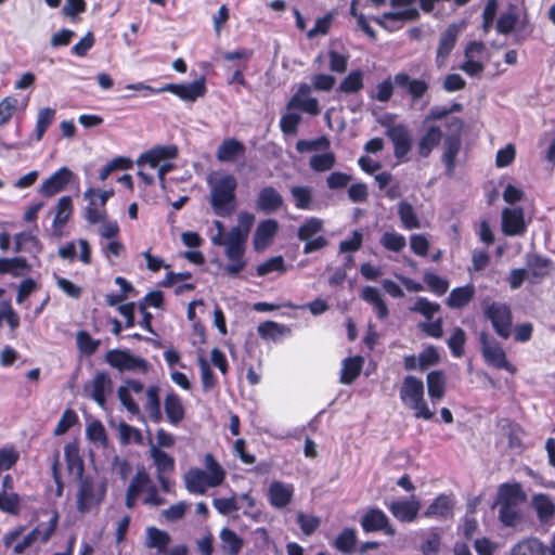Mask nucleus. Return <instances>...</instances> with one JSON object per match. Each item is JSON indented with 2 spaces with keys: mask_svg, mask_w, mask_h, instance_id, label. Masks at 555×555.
I'll return each instance as SVG.
<instances>
[{
  "mask_svg": "<svg viewBox=\"0 0 555 555\" xmlns=\"http://www.w3.org/2000/svg\"><path fill=\"white\" fill-rule=\"evenodd\" d=\"M209 186V203L214 214L221 218L233 215L237 207V180L231 173L210 176L207 179Z\"/></svg>",
  "mask_w": 555,
  "mask_h": 555,
  "instance_id": "f257e3e1",
  "label": "nucleus"
},
{
  "mask_svg": "<svg viewBox=\"0 0 555 555\" xmlns=\"http://www.w3.org/2000/svg\"><path fill=\"white\" fill-rule=\"evenodd\" d=\"M203 463L205 469L190 468L184 475L185 488L192 494H204L208 488L220 486L225 478V470L212 454L207 453Z\"/></svg>",
  "mask_w": 555,
  "mask_h": 555,
  "instance_id": "f03ea898",
  "label": "nucleus"
},
{
  "mask_svg": "<svg viewBox=\"0 0 555 555\" xmlns=\"http://www.w3.org/2000/svg\"><path fill=\"white\" fill-rule=\"evenodd\" d=\"M399 397L403 405L413 411L417 420L429 421L435 415L424 398V383L421 378L408 375L403 378L399 389Z\"/></svg>",
  "mask_w": 555,
  "mask_h": 555,
  "instance_id": "7ed1b4c3",
  "label": "nucleus"
},
{
  "mask_svg": "<svg viewBox=\"0 0 555 555\" xmlns=\"http://www.w3.org/2000/svg\"><path fill=\"white\" fill-rule=\"evenodd\" d=\"M526 500V494L519 483H504L498 491L499 519L506 527H514L520 520L519 504Z\"/></svg>",
  "mask_w": 555,
  "mask_h": 555,
  "instance_id": "20e7f679",
  "label": "nucleus"
},
{
  "mask_svg": "<svg viewBox=\"0 0 555 555\" xmlns=\"http://www.w3.org/2000/svg\"><path fill=\"white\" fill-rule=\"evenodd\" d=\"M106 481L92 476H85L78 481L76 494V508L81 514H87L98 508L106 496Z\"/></svg>",
  "mask_w": 555,
  "mask_h": 555,
  "instance_id": "39448f33",
  "label": "nucleus"
},
{
  "mask_svg": "<svg viewBox=\"0 0 555 555\" xmlns=\"http://www.w3.org/2000/svg\"><path fill=\"white\" fill-rule=\"evenodd\" d=\"M324 222L318 217H309L297 230V237L305 242L304 254L308 255L327 246V238L321 234Z\"/></svg>",
  "mask_w": 555,
  "mask_h": 555,
  "instance_id": "423d86ee",
  "label": "nucleus"
},
{
  "mask_svg": "<svg viewBox=\"0 0 555 555\" xmlns=\"http://www.w3.org/2000/svg\"><path fill=\"white\" fill-rule=\"evenodd\" d=\"M482 312L501 338L507 339L511 336L513 314L507 304L499 301L485 302L482 305Z\"/></svg>",
  "mask_w": 555,
  "mask_h": 555,
  "instance_id": "0eeeda50",
  "label": "nucleus"
},
{
  "mask_svg": "<svg viewBox=\"0 0 555 555\" xmlns=\"http://www.w3.org/2000/svg\"><path fill=\"white\" fill-rule=\"evenodd\" d=\"M481 354L485 362L496 370H505L511 374L516 372V367L506 357V352L502 345L487 333L482 332L479 336Z\"/></svg>",
  "mask_w": 555,
  "mask_h": 555,
  "instance_id": "6e6552de",
  "label": "nucleus"
},
{
  "mask_svg": "<svg viewBox=\"0 0 555 555\" xmlns=\"http://www.w3.org/2000/svg\"><path fill=\"white\" fill-rule=\"evenodd\" d=\"M105 362L119 372H132L144 374L149 370V362L134 356L128 349H112L105 353Z\"/></svg>",
  "mask_w": 555,
  "mask_h": 555,
  "instance_id": "1a4fd4ad",
  "label": "nucleus"
},
{
  "mask_svg": "<svg viewBox=\"0 0 555 555\" xmlns=\"http://www.w3.org/2000/svg\"><path fill=\"white\" fill-rule=\"evenodd\" d=\"M385 133L393 145L395 157L401 163L408 162L413 144L410 129L403 124H392L386 126Z\"/></svg>",
  "mask_w": 555,
  "mask_h": 555,
  "instance_id": "9d476101",
  "label": "nucleus"
},
{
  "mask_svg": "<svg viewBox=\"0 0 555 555\" xmlns=\"http://www.w3.org/2000/svg\"><path fill=\"white\" fill-rule=\"evenodd\" d=\"M158 91L170 92L184 102L193 103L206 94L207 88L205 79L198 78L184 83H167L158 88Z\"/></svg>",
  "mask_w": 555,
  "mask_h": 555,
  "instance_id": "9b49d317",
  "label": "nucleus"
},
{
  "mask_svg": "<svg viewBox=\"0 0 555 555\" xmlns=\"http://www.w3.org/2000/svg\"><path fill=\"white\" fill-rule=\"evenodd\" d=\"M312 86L300 83L286 104L287 111H300L311 116L320 114V105L317 98L310 95Z\"/></svg>",
  "mask_w": 555,
  "mask_h": 555,
  "instance_id": "f8f14e48",
  "label": "nucleus"
},
{
  "mask_svg": "<svg viewBox=\"0 0 555 555\" xmlns=\"http://www.w3.org/2000/svg\"><path fill=\"white\" fill-rule=\"evenodd\" d=\"M360 525L366 533L382 531L389 537L396 534V529L390 524L388 516L377 507L369 508L361 517Z\"/></svg>",
  "mask_w": 555,
  "mask_h": 555,
  "instance_id": "ddd939ff",
  "label": "nucleus"
},
{
  "mask_svg": "<svg viewBox=\"0 0 555 555\" xmlns=\"http://www.w3.org/2000/svg\"><path fill=\"white\" fill-rule=\"evenodd\" d=\"M526 231L527 223L521 207H506L502 210V232L505 235H522Z\"/></svg>",
  "mask_w": 555,
  "mask_h": 555,
  "instance_id": "4468645a",
  "label": "nucleus"
},
{
  "mask_svg": "<svg viewBox=\"0 0 555 555\" xmlns=\"http://www.w3.org/2000/svg\"><path fill=\"white\" fill-rule=\"evenodd\" d=\"M294 493L295 487L293 483L273 480L268 487L267 496L273 508L282 509L292 503Z\"/></svg>",
  "mask_w": 555,
  "mask_h": 555,
  "instance_id": "2eb2a0df",
  "label": "nucleus"
},
{
  "mask_svg": "<svg viewBox=\"0 0 555 555\" xmlns=\"http://www.w3.org/2000/svg\"><path fill=\"white\" fill-rule=\"evenodd\" d=\"M73 177L74 172L72 170L67 167H61L41 183L39 193L44 197H52L65 190Z\"/></svg>",
  "mask_w": 555,
  "mask_h": 555,
  "instance_id": "dca6fc26",
  "label": "nucleus"
},
{
  "mask_svg": "<svg viewBox=\"0 0 555 555\" xmlns=\"http://www.w3.org/2000/svg\"><path fill=\"white\" fill-rule=\"evenodd\" d=\"M511 555H555V535L548 545L537 538L524 539L512 547Z\"/></svg>",
  "mask_w": 555,
  "mask_h": 555,
  "instance_id": "f3484780",
  "label": "nucleus"
},
{
  "mask_svg": "<svg viewBox=\"0 0 555 555\" xmlns=\"http://www.w3.org/2000/svg\"><path fill=\"white\" fill-rule=\"evenodd\" d=\"M392 516L401 522H413L418 515L421 503L415 498L392 501L388 506Z\"/></svg>",
  "mask_w": 555,
  "mask_h": 555,
  "instance_id": "a211bd4d",
  "label": "nucleus"
},
{
  "mask_svg": "<svg viewBox=\"0 0 555 555\" xmlns=\"http://www.w3.org/2000/svg\"><path fill=\"white\" fill-rule=\"evenodd\" d=\"M284 205V198L273 186L262 188L256 198V208L264 214H273Z\"/></svg>",
  "mask_w": 555,
  "mask_h": 555,
  "instance_id": "6ab92c4d",
  "label": "nucleus"
},
{
  "mask_svg": "<svg viewBox=\"0 0 555 555\" xmlns=\"http://www.w3.org/2000/svg\"><path fill=\"white\" fill-rule=\"evenodd\" d=\"M279 230V223L274 219H266L258 223L253 237V245L256 251L266 249Z\"/></svg>",
  "mask_w": 555,
  "mask_h": 555,
  "instance_id": "aec40b11",
  "label": "nucleus"
},
{
  "mask_svg": "<svg viewBox=\"0 0 555 555\" xmlns=\"http://www.w3.org/2000/svg\"><path fill=\"white\" fill-rule=\"evenodd\" d=\"M73 199L70 196H62L55 206V216L52 222L53 235L57 238L63 236V229L73 215Z\"/></svg>",
  "mask_w": 555,
  "mask_h": 555,
  "instance_id": "412c9836",
  "label": "nucleus"
},
{
  "mask_svg": "<svg viewBox=\"0 0 555 555\" xmlns=\"http://www.w3.org/2000/svg\"><path fill=\"white\" fill-rule=\"evenodd\" d=\"M460 30V26L452 23L441 34L437 49V64L439 67L442 66L443 62L448 59L455 47Z\"/></svg>",
  "mask_w": 555,
  "mask_h": 555,
  "instance_id": "4be33fe9",
  "label": "nucleus"
},
{
  "mask_svg": "<svg viewBox=\"0 0 555 555\" xmlns=\"http://www.w3.org/2000/svg\"><path fill=\"white\" fill-rule=\"evenodd\" d=\"M238 242H228V248H225L224 254L229 260V263L225 266V272L231 275H237L246 266V260L244 259L245 255V245L237 244Z\"/></svg>",
  "mask_w": 555,
  "mask_h": 555,
  "instance_id": "5701e85b",
  "label": "nucleus"
},
{
  "mask_svg": "<svg viewBox=\"0 0 555 555\" xmlns=\"http://www.w3.org/2000/svg\"><path fill=\"white\" fill-rule=\"evenodd\" d=\"M113 384L109 375L105 372L98 373L90 384V398L100 406L104 408L106 396L112 392Z\"/></svg>",
  "mask_w": 555,
  "mask_h": 555,
  "instance_id": "b1692460",
  "label": "nucleus"
},
{
  "mask_svg": "<svg viewBox=\"0 0 555 555\" xmlns=\"http://www.w3.org/2000/svg\"><path fill=\"white\" fill-rule=\"evenodd\" d=\"M254 221L255 216L253 214L248 211H240L237 215L238 225L230 229L228 232V242L237 241V244L245 245Z\"/></svg>",
  "mask_w": 555,
  "mask_h": 555,
  "instance_id": "393cba45",
  "label": "nucleus"
},
{
  "mask_svg": "<svg viewBox=\"0 0 555 555\" xmlns=\"http://www.w3.org/2000/svg\"><path fill=\"white\" fill-rule=\"evenodd\" d=\"M178 149L175 145L156 146L142 154L138 160L139 164H147L151 168L158 167L160 160L172 159L177 156Z\"/></svg>",
  "mask_w": 555,
  "mask_h": 555,
  "instance_id": "a878e982",
  "label": "nucleus"
},
{
  "mask_svg": "<svg viewBox=\"0 0 555 555\" xmlns=\"http://www.w3.org/2000/svg\"><path fill=\"white\" fill-rule=\"evenodd\" d=\"M453 502L446 494L438 495L424 512V517L448 519L453 515Z\"/></svg>",
  "mask_w": 555,
  "mask_h": 555,
  "instance_id": "bb28decb",
  "label": "nucleus"
},
{
  "mask_svg": "<svg viewBox=\"0 0 555 555\" xmlns=\"http://www.w3.org/2000/svg\"><path fill=\"white\" fill-rule=\"evenodd\" d=\"M149 483L150 476L143 470H139L132 477L126 492L125 504L128 508H133L135 506L138 498L143 491H145Z\"/></svg>",
  "mask_w": 555,
  "mask_h": 555,
  "instance_id": "cd10ccee",
  "label": "nucleus"
},
{
  "mask_svg": "<svg viewBox=\"0 0 555 555\" xmlns=\"http://www.w3.org/2000/svg\"><path fill=\"white\" fill-rule=\"evenodd\" d=\"M531 505L537 513L540 522L547 524L555 516V503L544 493H539L532 496Z\"/></svg>",
  "mask_w": 555,
  "mask_h": 555,
  "instance_id": "c85d7f7f",
  "label": "nucleus"
},
{
  "mask_svg": "<svg viewBox=\"0 0 555 555\" xmlns=\"http://www.w3.org/2000/svg\"><path fill=\"white\" fill-rule=\"evenodd\" d=\"M164 410L167 417V421L177 426L182 422L185 415V410L182 404L180 397L171 391L169 392L164 400Z\"/></svg>",
  "mask_w": 555,
  "mask_h": 555,
  "instance_id": "c756f323",
  "label": "nucleus"
},
{
  "mask_svg": "<svg viewBox=\"0 0 555 555\" xmlns=\"http://www.w3.org/2000/svg\"><path fill=\"white\" fill-rule=\"evenodd\" d=\"M441 139L442 132L439 127H428L426 132L417 142V154L423 158L428 157L433 150L440 144Z\"/></svg>",
  "mask_w": 555,
  "mask_h": 555,
  "instance_id": "7c9ffc66",
  "label": "nucleus"
},
{
  "mask_svg": "<svg viewBox=\"0 0 555 555\" xmlns=\"http://www.w3.org/2000/svg\"><path fill=\"white\" fill-rule=\"evenodd\" d=\"M361 298L372 306L378 319L384 320L388 317V307L376 287L364 286L361 291Z\"/></svg>",
  "mask_w": 555,
  "mask_h": 555,
  "instance_id": "2f4dec72",
  "label": "nucleus"
},
{
  "mask_svg": "<svg viewBox=\"0 0 555 555\" xmlns=\"http://www.w3.org/2000/svg\"><path fill=\"white\" fill-rule=\"evenodd\" d=\"M461 149V141L457 135H449L444 140L442 162L446 166V175L452 177L455 169L456 156Z\"/></svg>",
  "mask_w": 555,
  "mask_h": 555,
  "instance_id": "473e14b6",
  "label": "nucleus"
},
{
  "mask_svg": "<svg viewBox=\"0 0 555 555\" xmlns=\"http://www.w3.org/2000/svg\"><path fill=\"white\" fill-rule=\"evenodd\" d=\"M289 193L294 206L300 210H314L317 207L313 203V190L308 185H293Z\"/></svg>",
  "mask_w": 555,
  "mask_h": 555,
  "instance_id": "72a5a7b5",
  "label": "nucleus"
},
{
  "mask_svg": "<svg viewBox=\"0 0 555 555\" xmlns=\"http://www.w3.org/2000/svg\"><path fill=\"white\" fill-rule=\"evenodd\" d=\"M422 543L420 550L423 555H438L441 546V534L439 528L433 527L420 532Z\"/></svg>",
  "mask_w": 555,
  "mask_h": 555,
  "instance_id": "f704fd0d",
  "label": "nucleus"
},
{
  "mask_svg": "<svg viewBox=\"0 0 555 555\" xmlns=\"http://www.w3.org/2000/svg\"><path fill=\"white\" fill-rule=\"evenodd\" d=\"M245 146L235 139H225L219 145L216 156L218 160L223 163L234 162L237 157L243 156Z\"/></svg>",
  "mask_w": 555,
  "mask_h": 555,
  "instance_id": "c9c22d12",
  "label": "nucleus"
},
{
  "mask_svg": "<svg viewBox=\"0 0 555 555\" xmlns=\"http://www.w3.org/2000/svg\"><path fill=\"white\" fill-rule=\"evenodd\" d=\"M486 50L485 43L481 41H470L465 49V62L460 69H483L480 61Z\"/></svg>",
  "mask_w": 555,
  "mask_h": 555,
  "instance_id": "e433bc0d",
  "label": "nucleus"
},
{
  "mask_svg": "<svg viewBox=\"0 0 555 555\" xmlns=\"http://www.w3.org/2000/svg\"><path fill=\"white\" fill-rule=\"evenodd\" d=\"M475 296V286L467 284L451 291L447 298V306L451 309H461L465 307Z\"/></svg>",
  "mask_w": 555,
  "mask_h": 555,
  "instance_id": "4c0bfd02",
  "label": "nucleus"
},
{
  "mask_svg": "<svg viewBox=\"0 0 555 555\" xmlns=\"http://www.w3.org/2000/svg\"><path fill=\"white\" fill-rule=\"evenodd\" d=\"M146 402L144 410L153 423H160L163 421V413L159 399V388L157 386H150L146 391Z\"/></svg>",
  "mask_w": 555,
  "mask_h": 555,
  "instance_id": "58836bf2",
  "label": "nucleus"
},
{
  "mask_svg": "<svg viewBox=\"0 0 555 555\" xmlns=\"http://www.w3.org/2000/svg\"><path fill=\"white\" fill-rule=\"evenodd\" d=\"M395 82L397 86L406 89L408 92L412 95L413 100L422 98L428 89L426 81L420 79H411L405 73H399L395 78Z\"/></svg>",
  "mask_w": 555,
  "mask_h": 555,
  "instance_id": "ea45409f",
  "label": "nucleus"
},
{
  "mask_svg": "<svg viewBox=\"0 0 555 555\" xmlns=\"http://www.w3.org/2000/svg\"><path fill=\"white\" fill-rule=\"evenodd\" d=\"M551 260L538 254H527L526 266L528 272L533 279H541L548 274Z\"/></svg>",
  "mask_w": 555,
  "mask_h": 555,
  "instance_id": "a19ab883",
  "label": "nucleus"
},
{
  "mask_svg": "<svg viewBox=\"0 0 555 555\" xmlns=\"http://www.w3.org/2000/svg\"><path fill=\"white\" fill-rule=\"evenodd\" d=\"M64 455L68 473L74 475L78 481L83 479V461L79 455L78 449L73 444H66Z\"/></svg>",
  "mask_w": 555,
  "mask_h": 555,
  "instance_id": "79ce46f5",
  "label": "nucleus"
},
{
  "mask_svg": "<svg viewBox=\"0 0 555 555\" xmlns=\"http://www.w3.org/2000/svg\"><path fill=\"white\" fill-rule=\"evenodd\" d=\"M401 227L404 230H414L421 228V220L415 208L406 201H401L397 209Z\"/></svg>",
  "mask_w": 555,
  "mask_h": 555,
  "instance_id": "37998d69",
  "label": "nucleus"
},
{
  "mask_svg": "<svg viewBox=\"0 0 555 555\" xmlns=\"http://www.w3.org/2000/svg\"><path fill=\"white\" fill-rule=\"evenodd\" d=\"M427 389L431 401L441 400L446 392V376L442 371H433L427 374Z\"/></svg>",
  "mask_w": 555,
  "mask_h": 555,
  "instance_id": "c03bdc74",
  "label": "nucleus"
},
{
  "mask_svg": "<svg viewBox=\"0 0 555 555\" xmlns=\"http://www.w3.org/2000/svg\"><path fill=\"white\" fill-rule=\"evenodd\" d=\"M95 189L89 188L85 191L83 197L89 201L85 210V218L90 224H95L106 219V210L99 209L96 199L94 198Z\"/></svg>",
  "mask_w": 555,
  "mask_h": 555,
  "instance_id": "a18cd8bd",
  "label": "nucleus"
},
{
  "mask_svg": "<svg viewBox=\"0 0 555 555\" xmlns=\"http://www.w3.org/2000/svg\"><path fill=\"white\" fill-rule=\"evenodd\" d=\"M42 246L39 240L29 232H21L15 235V253L25 251L34 256L41 253Z\"/></svg>",
  "mask_w": 555,
  "mask_h": 555,
  "instance_id": "49530a36",
  "label": "nucleus"
},
{
  "mask_svg": "<svg viewBox=\"0 0 555 555\" xmlns=\"http://www.w3.org/2000/svg\"><path fill=\"white\" fill-rule=\"evenodd\" d=\"M363 359L359 356L347 358L343 361L340 383L350 385L361 373Z\"/></svg>",
  "mask_w": 555,
  "mask_h": 555,
  "instance_id": "de8ad7c7",
  "label": "nucleus"
},
{
  "mask_svg": "<svg viewBox=\"0 0 555 555\" xmlns=\"http://www.w3.org/2000/svg\"><path fill=\"white\" fill-rule=\"evenodd\" d=\"M151 457L153 459L154 465L157 470V476L172 473L175 469V459L160 450L156 446H152L150 449Z\"/></svg>",
  "mask_w": 555,
  "mask_h": 555,
  "instance_id": "09e8293b",
  "label": "nucleus"
},
{
  "mask_svg": "<svg viewBox=\"0 0 555 555\" xmlns=\"http://www.w3.org/2000/svg\"><path fill=\"white\" fill-rule=\"evenodd\" d=\"M220 540L222 550L229 555H237L243 547V539L229 528L220 531Z\"/></svg>",
  "mask_w": 555,
  "mask_h": 555,
  "instance_id": "8fccbe9b",
  "label": "nucleus"
},
{
  "mask_svg": "<svg viewBox=\"0 0 555 555\" xmlns=\"http://www.w3.org/2000/svg\"><path fill=\"white\" fill-rule=\"evenodd\" d=\"M170 542L168 532L160 530L156 527L146 528L145 546L149 548H157L163 552Z\"/></svg>",
  "mask_w": 555,
  "mask_h": 555,
  "instance_id": "3c124183",
  "label": "nucleus"
},
{
  "mask_svg": "<svg viewBox=\"0 0 555 555\" xmlns=\"http://www.w3.org/2000/svg\"><path fill=\"white\" fill-rule=\"evenodd\" d=\"M56 111L51 107L41 108L38 112L36 128H35V138L36 141H40L48 128L52 125L55 119Z\"/></svg>",
  "mask_w": 555,
  "mask_h": 555,
  "instance_id": "603ef678",
  "label": "nucleus"
},
{
  "mask_svg": "<svg viewBox=\"0 0 555 555\" xmlns=\"http://www.w3.org/2000/svg\"><path fill=\"white\" fill-rule=\"evenodd\" d=\"M379 244L388 251L400 253L406 246V240L401 233L386 231L382 234Z\"/></svg>",
  "mask_w": 555,
  "mask_h": 555,
  "instance_id": "864d4df0",
  "label": "nucleus"
},
{
  "mask_svg": "<svg viewBox=\"0 0 555 555\" xmlns=\"http://www.w3.org/2000/svg\"><path fill=\"white\" fill-rule=\"evenodd\" d=\"M291 328L286 325L273 322V321H266L259 324L258 326V334L263 339H272L276 340L279 337L289 334Z\"/></svg>",
  "mask_w": 555,
  "mask_h": 555,
  "instance_id": "5fc2aeb1",
  "label": "nucleus"
},
{
  "mask_svg": "<svg viewBox=\"0 0 555 555\" xmlns=\"http://www.w3.org/2000/svg\"><path fill=\"white\" fill-rule=\"evenodd\" d=\"M420 16V13L414 8H409L403 11L399 12H385L380 17H375L374 21L383 26L386 27L385 22H402V21H415Z\"/></svg>",
  "mask_w": 555,
  "mask_h": 555,
  "instance_id": "6e6d98bb",
  "label": "nucleus"
},
{
  "mask_svg": "<svg viewBox=\"0 0 555 555\" xmlns=\"http://www.w3.org/2000/svg\"><path fill=\"white\" fill-rule=\"evenodd\" d=\"M29 266L23 257L0 258V274L11 273L20 275L24 271H28Z\"/></svg>",
  "mask_w": 555,
  "mask_h": 555,
  "instance_id": "4d7b16f0",
  "label": "nucleus"
},
{
  "mask_svg": "<svg viewBox=\"0 0 555 555\" xmlns=\"http://www.w3.org/2000/svg\"><path fill=\"white\" fill-rule=\"evenodd\" d=\"M357 543V532L352 528H345L335 539L334 546L341 553H351Z\"/></svg>",
  "mask_w": 555,
  "mask_h": 555,
  "instance_id": "13d9d810",
  "label": "nucleus"
},
{
  "mask_svg": "<svg viewBox=\"0 0 555 555\" xmlns=\"http://www.w3.org/2000/svg\"><path fill=\"white\" fill-rule=\"evenodd\" d=\"M301 119V115L296 111H287L280 119L281 131L286 135H296Z\"/></svg>",
  "mask_w": 555,
  "mask_h": 555,
  "instance_id": "bf43d9fd",
  "label": "nucleus"
},
{
  "mask_svg": "<svg viewBox=\"0 0 555 555\" xmlns=\"http://www.w3.org/2000/svg\"><path fill=\"white\" fill-rule=\"evenodd\" d=\"M410 310L422 314L427 320H431L440 310V305L428 300L426 297H417Z\"/></svg>",
  "mask_w": 555,
  "mask_h": 555,
  "instance_id": "052dcab7",
  "label": "nucleus"
},
{
  "mask_svg": "<svg viewBox=\"0 0 555 555\" xmlns=\"http://www.w3.org/2000/svg\"><path fill=\"white\" fill-rule=\"evenodd\" d=\"M76 343L79 351L85 356H92L100 346V340L94 339L86 331H79L76 335Z\"/></svg>",
  "mask_w": 555,
  "mask_h": 555,
  "instance_id": "680f3d73",
  "label": "nucleus"
},
{
  "mask_svg": "<svg viewBox=\"0 0 555 555\" xmlns=\"http://www.w3.org/2000/svg\"><path fill=\"white\" fill-rule=\"evenodd\" d=\"M336 163V157L333 153L327 152L323 154H315L310 158L309 165L315 172H324L331 170Z\"/></svg>",
  "mask_w": 555,
  "mask_h": 555,
  "instance_id": "e2e57ef3",
  "label": "nucleus"
},
{
  "mask_svg": "<svg viewBox=\"0 0 555 555\" xmlns=\"http://www.w3.org/2000/svg\"><path fill=\"white\" fill-rule=\"evenodd\" d=\"M466 334L463 328L455 327L452 335L447 340L448 347L454 358H461L464 354Z\"/></svg>",
  "mask_w": 555,
  "mask_h": 555,
  "instance_id": "0e129e2a",
  "label": "nucleus"
},
{
  "mask_svg": "<svg viewBox=\"0 0 555 555\" xmlns=\"http://www.w3.org/2000/svg\"><path fill=\"white\" fill-rule=\"evenodd\" d=\"M103 256L113 263L114 258H119L125 253V245L117 238L100 241Z\"/></svg>",
  "mask_w": 555,
  "mask_h": 555,
  "instance_id": "69168bd1",
  "label": "nucleus"
},
{
  "mask_svg": "<svg viewBox=\"0 0 555 555\" xmlns=\"http://www.w3.org/2000/svg\"><path fill=\"white\" fill-rule=\"evenodd\" d=\"M362 87L363 78L361 72H350V74L341 81L336 91L350 94L358 92L362 89Z\"/></svg>",
  "mask_w": 555,
  "mask_h": 555,
  "instance_id": "338daca9",
  "label": "nucleus"
},
{
  "mask_svg": "<svg viewBox=\"0 0 555 555\" xmlns=\"http://www.w3.org/2000/svg\"><path fill=\"white\" fill-rule=\"evenodd\" d=\"M423 280L428 286L429 291L437 296H442L449 288V282L433 272H425Z\"/></svg>",
  "mask_w": 555,
  "mask_h": 555,
  "instance_id": "774afa93",
  "label": "nucleus"
}]
</instances>
